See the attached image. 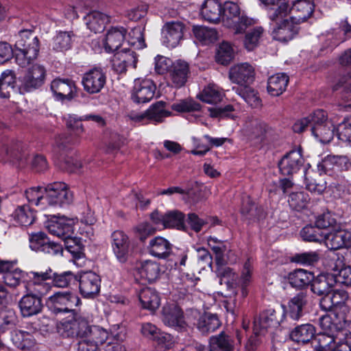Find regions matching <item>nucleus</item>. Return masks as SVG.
Listing matches in <instances>:
<instances>
[{
    "mask_svg": "<svg viewBox=\"0 0 351 351\" xmlns=\"http://www.w3.org/2000/svg\"><path fill=\"white\" fill-rule=\"evenodd\" d=\"M313 10L311 0H297L291 7L287 3H282L278 8H271L268 16L277 25V39L283 42L291 40L298 32L294 24L306 21Z\"/></svg>",
    "mask_w": 351,
    "mask_h": 351,
    "instance_id": "f257e3e1",
    "label": "nucleus"
},
{
    "mask_svg": "<svg viewBox=\"0 0 351 351\" xmlns=\"http://www.w3.org/2000/svg\"><path fill=\"white\" fill-rule=\"evenodd\" d=\"M311 127L312 134L322 143H329L334 136V124L327 119V114L323 110H317L309 116L294 123L293 130L296 133L304 132Z\"/></svg>",
    "mask_w": 351,
    "mask_h": 351,
    "instance_id": "f03ea898",
    "label": "nucleus"
},
{
    "mask_svg": "<svg viewBox=\"0 0 351 351\" xmlns=\"http://www.w3.org/2000/svg\"><path fill=\"white\" fill-rule=\"evenodd\" d=\"M17 50L16 61L21 67H26L34 60L39 51V40L34 32L28 29L19 32L15 43Z\"/></svg>",
    "mask_w": 351,
    "mask_h": 351,
    "instance_id": "7ed1b4c3",
    "label": "nucleus"
},
{
    "mask_svg": "<svg viewBox=\"0 0 351 351\" xmlns=\"http://www.w3.org/2000/svg\"><path fill=\"white\" fill-rule=\"evenodd\" d=\"M222 21L225 26L233 30L234 34H243L246 29L255 24L254 19L248 17L239 5L228 1L222 8Z\"/></svg>",
    "mask_w": 351,
    "mask_h": 351,
    "instance_id": "20e7f679",
    "label": "nucleus"
},
{
    "mask_svg": "<svg viewBox=\"0 0 351 351\" xmlns=\"http://www.w3.org/2000/svg\"><path fill=\"white\" fill-rule=\"evenodd\" d=\"M346 308L343 307L335 313H327L319 319V326L326 331H336L337 339H351V320L347 319Z\"/></svg>",
    "mask_w": 351,
    "mask_h": 351,
    "instance_id": "39448f33",
    "label": "nucleus"
},
{
    "mask_svg": "<svg viewBox=\"0 0 351 351\" xmlns=\"http://www.w3.org/2000/svg\"><path fill=\"white\" fill-rule=\"evenodd\" d=\"M80 304L81 300L78 295L71 291H57L51 295L47 302L49 309L54 315L73 313L75 308Z\"/></svg>",
    "mask_w": 351,
    "mask_h": 351,
    "instance_id": "423d86ee",
    "label": "nucleus"
},
{
    "mask_svg": "<svg viewBox=\"0 0 351 351\" xmlns=\"http://www.w3.org/2000/svg\"><path fill=\"white\" fill-rule=\"evenodd\" d=\"M44 191L45 202L49 206L64 207L73 202V193L64 182L49 184L44 189Z\"/></svg>",
    "mask_w": 351,
    "mask_h": 351,
    "instance_id": "0eeeda50",
    "label": "nucleus"
},
{
    "mask_svg": "<svg viewBox=\"0 0 351 351\" xmlns=\"http://www.w3.org/2000/svg\"><path fill=\"white\" fill-rule=\"evenodd\" d=\"M285 317V306L277 309L269 308L263 312L254 322V332L257 335H265L269 328H276Z\"/></svg>",
    "mask_w": 351,
    "mask_h": 351,
    "instance_id": "6e6552de",
    "label": "nucleus"
},
{
    "mask_svg": "<svg viewBox=\"0 0 351 351\" xmlns=\"http://www.w3.org/2000/svg\"><path fill=\"white\" fill-rule=\"evenodd\" d=\"M53 276V270L50 267L45 270L31 271L28 273L29 282L27 285V291L40 298L49 293L51 287L47 282L51 280Z\"/></svg>",
    "mask_w": 351,
    "mask_h": 351,
    "instance_id": "1a4fd4ad",
    "label": "nucleus"
},
{
    "mask_svg": "<svg viewBox=\"0 0 351 351\" xmlns=\"http://www.w3.org/2000/svg\"><path fill=\"white\" fill-rule=\"evenodd\" d=\"M111 247L117 260L122 263L128 260L134 251V245L129 237L121 230L112 233Z\"/></svg>",
    "mask_w": 351,
    "mask_h": 351,
    "instance_id": "9d476101",
    "label": "nucleus"
},
{
    "mask_svg": "<svg viewBox=\"0 0 351 351\" xmlns=\"http://www.w3.org/2000/svg\"><path fill=\"white\" fill-rule=\"evenodd\" d=\"M324 241L326 247L332 250L351 247V232L337 226L328 232H325Z\"/></svg>",
    "mask_w": 351,
    "mask_h": 351,
    "instance_id": "9b49d317",
    "label": "nucleus"
},
{
    "mask_svg": "<svg viewBox=\"0 0 351 351\" xmlns=\"http://www.w3.org/2000/svg\"><path fill=\"white\" fill-rule=\"evenodd\" d=\"M82 84L86 93H99L106 84V75L101 69H92L83 75Z\"/></svg>",
    "mask_w": 351,
    "mask_h": 351,
    "instance_id": "f8f14e48",
    "label": "nucleus"
},
{
    "mask_svg": "<svg viewBox=\"0 0 351 351\" xmlns=\"http://www.w3.org/2000/svg\"><path fill=\"white\" fill-rule=\"evenodd\" d=\"M254 67L247 62L234 65L230 69L229 78L232 82L240 86H247L254 79Z\"/></svg>",
    "mask_w": 351,
    "mask_h": 351,
    "instance_id": "ddd939ff",
    "label": "nucleus"
},
{
    "mask_svg": "<svg viewBox=\"0 0 351 351\" xmlns=\"http://www.w3.org/2000/svg\"><path fill=\"white\" fill-rule=\"evenodd\" d=\"M51 89L60 100H71L77 96V88L75 82L69 78H57L52 81Z\"/></svg>",
    "mask_w": 351,
    "mask_h": 351,
    "instance_id": "4468645a",
    "label": "nucleus"
},
{
    "mask_svg": "<svg viewBox=\"0 0 351 351\" xmlns=\"http://www.w3.org/2000/svg\"><path fill=\"white\" fill-rule=\"evenodd\" d=\"M137 61L136 52L131 49L125 48L114 55L112 60V68L116 72L123 73L129 67L136 68Z\"/></svg>",
    "mask_w": 351,
    "mask_h": 351,
    "instance_id": "2eb2a0df",
    "label": "nucleus"
},
{
    "mask_svg": "<svg viewBox=\"0 0 351 351\" xmlns=\"http://www.w3.org/2000/svg\"><path fill=\"white\" fill-rule=\"evenodd\" d=\"M348 298L346 291L341 289L335 290L332 293L324 296L320 300V306L325 311H328V313H335L337 310H341L343 307L346 308V313L348 312V308L345 304Z\"/></svg>",
    "mask_w": 351,
    "mask_h": 351,
    "instance_id": "dca6fc26",
    "label": "nucleus"
},
{
    "mask_svg": "<svg viewBox=\"0 0 351 351\" xmlns=\"http://www.w3.org/2000/svg\"><path fill=\"white\" fill-rule=\"evenodd\" d=\"M155 90L156 86L151 80H136L132 99L137 104L148 102L154 97Z\"/></svg>",
    "mask_w": 351,
    "mask_h": 351,
    "instance_id": "f3484780",
    "label": "nucleus"
},
{
    "mask_svg": "<svg viewBox=\"0 0 351 351\" xmlns=\"http://www.w3.org/2000/svg\"><path fill=\"white\" fill-rule=\"evenodd\" d=\"M100 290V278L95 273L88 271L80 278V291L84 298H93Z\"/></svg>",
    "mask_w": 351,
    "mask_h": 351,
    "instance_id": "a211bd4d",
    "label": "nucleus"
},
{
    "mask_svg": "<svg viewBox=\"0 0 351 351\" xmlns=\"http://www.w3.org/2000/svg\"><path fill=\"white\" fill-rule=\"evenodd\" d=\"M304 160L299 151L293 150L286 154L279 162L278 166L282 174L289 176L299 171Z\"/></svg>",
    "mask_w": 351,
    "mask_h": 351,
    "instance_id": "6ab92c4d",
    "label": "nucleus"
},
{
    "mask_svg": "<svg viewBox=\"0 0 351 351\" xmlns=\"http://www.w3.org/2000/svg\"><path fill=\"white\" fill-rule=\"evenodd\" d=\"M46 71L40 64L33 65L23 77V87L26 91H31L41 86L44 83Z\"/></svg>",
    "mask_w": 351,
    "mask_h": 351,
    "instance_id": "aec40b11",
    "label": "nucleus"
},
{
    "mask_svg": "<svg viewBox=\"0 0 351 351\" xmlns=\"http://www.w3.org/2000/svg\"><path fill=\"white\" fill-rule=\"evenodd\" d=\"M73 219L62 216L58 217L56 221H51L47 227L51 234L64 240L69 235H73Z\"/></svg>",
    "mask_w": 351,
    "mask_h": 351,
    "instance_id": "412c9836",
    "label": "nucleus"
},
{
    "mask_svg": "<svg viewBox=\"0 0 351 351\" xmlns=\"http://www.w3.org/2000/svg\"><path fill=\"white\" fill-rule=\"evenodd\" d=\"M126 29L123 27H112L102 40V45L106 52L111 53L117 51L125 40Z\"/></svg>",
    "mask_w": 351,
    "mask_h": 351,
    "instance_id": "4be33fe9",
    "label": "nucleus"
},
{
    "mask_svg": "<svg viewBox=\"0 0 351 351\" xmlns=\"http://www.w3.org/2000/svg\"><path fill=\"white\" fill-rule=\"evenodd\" d=\"M183 24L180 22L167 23L162 29L163 43L168 47H176L183 36Z\"/></svg>",
    "mask_w": 351,
    "mask_h": 351,
    "instance_id": "5701e85b",
    "label": "nucleus"
},
{
    "mask_svg": "<svg viewBox=\"0 0 351 351\" xmlns=\"http://www.w3.org/2000/svg\"><path fill=\"white\" fill-rule=\"evenodd\" d=\"M162 321L165 325L182 328L186 322L181 308L176 304L167 305L162 309Z\"/></svg>",
    "mask_w": 351,
    "mask_h": 351,
    "instance_id": "b1692460",
    "label": "nucleus"
},
{
    "mask_svg": "<svg viewBox=\"0 0 351 351\" xmlns=\"http://www.w3.org/2000/svg\"><path fill=\"white\" fill-rule=\"evenodd\" d=\"M19 307L24 317L36 315L43 308L41 298L28 292L19 301Z\"/></svg>",
    "mask_w": 351,
    "mask_h": 351,
    "instance_id": "393cba45",
    "label": "nucleus"
},
{
    "mask_svg": "<svg viewBox=\"0 0 351 351\" xmlns=\"http://www.w3.org/2000/svg\"><path fill=\"white\" fill-rule=\"evenodd\" d=\"M186 347H201L202 351H233L234 350L232 339L223 332L210 337L209 350L198 343Z\"/></svg>",
    "mask_w": 351,
    "mask_h": 351,
    "instance_id": "a878e982",
    "label": "nucleus"
},
{
    "mask_svg": "<svg viewBox=\"0 0 351 351\" xmlns=\"http://www.w3.org/2000/svg\"><path fill=\"white\" fill-rule=\"evenodd\" d=\"M335 276L332 274H322L313 278L311 282L312 291L318 295H328L332 287L335 285Z\"/></svg>",
    "mask_w": 351,
    "mask_h": 351,
    "instance_id": "bb28decb",
    "label": "nucleus"
},
{
    "mask_svg": "<svg viewBox=\"0 0 351 351\" xmlns=\"http://www.w3.org/2000/svg\"><path fill=\"white\" fill-rule=\"evenodd\" d=\"M170 77L173 85L180 88L185 84L190 73L189 66L187 62L177 60L173 62L169 69Z\"/></svg>",
    "mask_w": 351,
    "mask_h": 351,
    "instance_id": "cd10ccee",
    "label": "nucleus"
},
{
    "mask_svg": "<svg viewBox=\"0 0 351 351\" xmlns=\"http://www.w3.org/2000/svg\"><path fill=\"white\" fill-rule=\"evenodd\" d=\"M148 249L152 256L164 259L171 254L172 245L166 239L156 237L150 240Z\"/></svg>",
    "mask_w": 351,
    "mask_h": 351,
    "instance_id": "c85d7f7f",
    "label": "nucleus"
},
{
    "mask_svg": "<svg viewBox=\"0 0 351 351\" xmlns=\"http://www.w3.org/2000/svg\"><path fill=\"white\" fill-rule=\"evenodd\" d=\"M142 308L151 312L155 311L160 304V300L155 289L150 287L142 289L138 293Z\"/></svg>",
    "mask_w": 351,
    "mask_h": 351,
    "instance_id": "c756f323",
    "label": "nucleus"
},
{
    "mask_svg": "<svg viewBox=\"0 0 351 351\" xmlns=\"http://www.w3.org/2000/svg\"><path fill=\"white\" fill-rule=\"evenodd\" d=\"M84 19L87 27L95 33L101 32L109 22L108 16L99 11L89 12Z\"/></svg>",
    "mask_w": 351,
    "mask_h": 351,
    "instance_id": "7c9ffc66",
    "label": "nucleus"
},
{
    "mask_svg": "<svg viewBox=\"0 0 351 351\" xmlns=\"http://www.w3.org/2000/svg\"><path fill=\"white\" fill-rule=\"evenodd\" d=\"M308 302L306 293L300 292L293 296L288 304V314L293 320H298L303 315V308Z\"/></svg>",
    "mask_w": 351,
    "mask_h": 351,
    "instance_id": "2f4dec72",
    "label": "nucleus"
},
{
    "mask_svg": "<svg viewBox=\"0 0 351 351\" xmlns=\"http://www.w3.org/2000/svg\"><path fill=\"white\" fill-rule=\"evenodd\" d=\"M137 274L140 277L148 282L156 280L160 274V267L158 264L152 261H145L141 262L136 266Z\"/></svg>",
    "mask_w": 351,
    "mask_h": 351,
    "instance_id": "473e14b6",
    "label": "nucleus"
},
{
    "mask_svg": "<svg viewBox=\"0 0 351 351\" xmlns=\"http://www.w3.org/2000/svg\"><path fill=\"white\" fill-rule=\"evenodd\" d=\"M315 328L312 324H302L290 332V339L298 343H306L315 337Z\"/></svg>",
    "mask_w": 351,
    "mask_h": 351,
    "instance_id": "72a5a7b5",
    "label": "nucleus"
},
{
    "mask_svg": "<svg viewBox=\"0 0 351 351\" xmlns=\"http://www.w3.org/2000/svg\"><path fill=\"white\" fill-rule=\"evenodd\" d=\"M201 14L205 20L217 23L222 17V8L217 0H206L202 6Z\"/></svg>",
    "mask_w": 351,
    "mask_h": 351,
    "instance_id": "f704fd0d",
    "label": "nucleus"
},
{
    "mask_svg": "<svg viewBox=\"0 0 351 351\" xmlns=\"http://www.w3.org/2000/svg\"><path fill=\"white\" fill-rule=\"evenodd\" d=\"M289 82V77L285 73H277L271 76L267 82L268 93L272 96H278L285 90Z\"/></svg>",
    "mask_w": 351,
    "mask_h": 351,
    "instance_id": "c9c22d12",
    "label": "nucleus"
},
{
    "mask_svg": "<svg viewBox=\"0 0 351 351\" xmlns=\"http://www.w3.org/2000/svg\"><path fill=\"white\" fill-rule=\"evenodd\" d=\"M221 325V322L215 314L206 313L201 315L196 324L197 329L202 334H208L214 332Z\"/></svg>",
    "mask_w": 351,
    "mask_h": 351,
    "instance_id": "e433bc0d",
    "label": "nucleus"
},
{
    "mask_svg": "<svg viewBox=\"0 0 351 351\" xmlns=\"http://www.w3.org/2000/svg\"><path fill=\"white\" fill-rule=\"evenodd\" d=\"M305 184L306 189L315 194L320 195L326 189V182L321 175L313 171L306 172Z\"/></svg>",
    "mask_w": 351,
    "mask_h": 351,
    "instance_id": "4c0bfd02",
    "label": "nucleus"
},
{
    "mask_svg": "<svg viewBox=\"0 0 351 351\" xmlns=\"http://www.w3.org/2000/svg\"><path fill=\"white\" fill-rule=\"evenodd\" d=\"M322 332H321L316 340L317 346H315L316 351H332L335 348V344L337 339V333L336 331L332 332L326 331L322 327H320Z\"/></svg>",
    "mask_w": 351,
    "mask_h": 351,
    "instance_id": "58836bf2",
    "label": "nucleus"
},
{
    "mask_svg": "<svg viewBox=\"0 0 351 351\" xmlns=\"http://www.w3.org/2000/svg\"><path fill=\"white\" fill-rule=\"evenodd\" d=\"M314 278L313 274L303 269H298L289 275V281L292 287L303 288L311 283Z\"/></svg>",
    "mask_w": 351,
    "mask_h": 351,
    "instance_id": "ea45409f",
    "label": "nucleus"
},
{
    "mask_svg": "<svg viewBox=\"0 0 351 351\" xmlns=\"http://www.w3.org/2000/svg\"><path fill=\"white\" fill-rule=\"evenodd\" d=\"M253 271L254 267L250 259H247L243 265L238 282V285L241 289V295L243 298H245L248 294L247 287L252 282Z\"/></svg>",
    "mask_w": 351,
    "mask_h": 351,
    "instance_id": "a19ab883",
    "label": "nucleus"
},
{
    "mask_svg": "<svg viewBox=\"0 0 351 351\" xmlns=\"http://www.w3.org/2000/svg\"><path fill=\"white\" fill-rule=\"evenodd\" d=\"M13 343L21 350H30L34 347L36 339L33 335L23 330H16L11 337Z\"/></svg>",
    "mask_w": 351,
    "mask_h": 351,
    "instance_id": "79ce46f5",
    "label": "nucleus"
},
{
    "mask_svg": "<svg viewBox=\"0 0 351 351\" xmlns=\"http://www.w3.org/2000/svg\"><path fill=\"white\" fill-rule=\"evenodd\" d=\"M16 85V76L12 70H6L0 77V97L9 98Z\"/></svg>",
    "mask_w": 351,
    "mask_h": 351,
    "instance_id": "37998d69",
    "label": "nucleus"
},
{
    "mask_svg": "<svg viewBox=\"0 0 351 351\" xmlns=\"http://www.w3.org/2000/svg\"><path fill=\"white\" fill-rule=\"evenodd\" d=\"M241 213L247 219L253 221L259 220L265 217L263 208L255 204L249 197L243 202Z\"/></svg>",
    "mask_w": 351,
    "mask_h": 351,
    "instance_id": "c03bdc74",
    "label": "nucleus"
},
{
    "mask_svg": "<svg viewBox=\"0 0 351 351\" xmlns=\"http://www.w3.org/2000/svg\"><path fill=\"white\" fill-rule=\"evenodd\" d=\"M208 246L215 255V261L218 265H223L226 263L224 254L228 250V247L222 240L218 239L215 237H209L207 239Z\"/></svg>",
    "mask_w": 351,
    "mask_h": 351,
    "instance_id": "a18cd8bd",
    "label": "nucleus"
},
{
    "mask_svg": "<svg viewBox=\"0 0 351 351\" xmlns=\"http://www.w3.org/2000/svg\"><path fill=\"white\" fill-rule=\"evenodd\" d=\"M223 97L222 91L215 84L208 85L197 95V98L201 101L210 104H216L220 102Z\"/></svg>",
    "mask_w": 351,
    "mask_h": 351,
    "instance_id": "49530a36",
    "label": "nucleus"
},
{
    "mask_svg": "<svg viewBox=\"0 0 351 351\" xmlns=\"http://www.w3.org/2000/svg\"><path fill=\"white\" fill-rule=\"evenodd\" d=\"M348 158L346 156H327L322 162V166L326 171L337 169L347 170L350 167Z\"/></svg>",
    "mask_w": 351,
    "mask_h": 351,
    "instance_id": "de8ad7c7",
    "label": "nucleus"
},
{
    "mask_svg": "<svg viewBox=\"0 0 351 351\" xmlns=\"http://www.w3.org/2000/svg\"><path fill=\"white\" fill-rule=\"evenodd\" d=\"M166 105L167 104L162 101L152 104L146 110L147 120L157 123L162 122L164 118L171 114V112L166 110Z\"/></svg>",
    "mask_w": 351,
    "mask_h": 351,
    "instance_id": "09e8293b",
    "label": "nucleus"
},
{
    "mask_svg": "<svg viewBox=\"0 0 351 351\" xmlns=\"http://www.w3.org/2000/svg\"><path fill=\"white\" fill-rule=\"evenodd\" d=\"M264 34V29L261 26L254 27L245 33L243 45L247 51H252L259 45Z\"/></svg>",
    "mask_w": 351,
    "mask_h": 351,
    "instance_id": "8fccbe9b",
    "label": "nucleus"
},
{
    "mask_svg": "<svg viewBox=\"0 0 351 351\" xmlns=\"http://www.w3.org/2000/svg\"><path fill=\"white\" fill-rule=\"evenodd\" d=\"M73 34L71 32H59L53 38L51 47L56 51H64L71 47Z\"/></svg>",
    "mask_w": 351,
    "mask_h": 351,
    "instance_id": "3c124183",
    "label": "nucleus"
},
{
    "mask_svg": "<svg viewBox=\"0 0 351 351\" xmlns=\"http://www.w3.org/2000/svg\"><path fill=\"white\" fill-rule=\"evenodd\" d=\"M78 316L75 314L71 319L61 322L58 325L59 332L67 337L78 338Z\"/></svg>",
    "mask_w": 351,
    "mask_h": 351,
    "instance_id": "603ef678",
    "label": "nucleus"
},
{
    "mask_svg": "<svg viewBox=\"0 0 351 351\" xmlns=\"http://www.w3.org/2000/svg\"><path fill=\"white\" fill-rule=\"evenodd\" d=\"M17 323V317L14 310L3 309L0 311V332L12 329Z\"/></svg>",
    "mask_w": 351,
    "mask_h": 351,
    "instance_id": "864d4df0",
    "label": "nucleus"
},
{
    "mask_svg": "<svg viewBox=\"0 0 351 351\" xmlns=\"http://www.w3.org/2000/svg\"><path fill=\"white\" fill-rule=\"evenodd\" d=\"M62 241L66 250L73 255V258L79 259L83 256L84 245L80 239L69 235Z\"/></svg>",
    "mask_w": 351,
    "mask_h": 351,
    "instance_id": "5fc2aeb1",
    "label": "nucleus"
},
{
    "mask_svg": "<svg viewBox=\"0 0 351 351\" xmlns=\"http://www.w3.org/2000/svg\"><path fill=\"white\" fill-rule=\"evenodd\" d=\"M324 234L325 232L316 225L315 226H306L300 232L303 240L309 242L321 243L324 241Z\"/></svg>",
    "mask_w": 351,
    "mask_h": 351,
    "instance_id": "6e6d98bb",
    "label": "nucleus"
},
{
    "mask_svg": "<svg viewBox=\"0 0 351 351\" xmlns=\"http://www.w3.org/2000/svg\"><path fill=\"white\" fill-rule=\"evenodd\" d=\"M14 217L21 226H27L31 225L34 220V214L27 205L19 206L14 211Z\"/></svg>",
    "mask_w": 351,
    "mask_h": 351,
    "instance_id": "4d7b16f0",
    "label": "nucleus"
},
{
    "mask_svg": "<svg viewBox=\"0 0 351 351\" xmlns=\"http://www.w3.org/2000/svg\"><path fill=\"white\" fill-rule=\"evenodd\" d=\"M193 32L197 39L206 44L213 43L217 38V33L213 28L204 26H194Z\"/></svg>",
    "mask_w": 351,
    "mask_h": 351,
    "instance_id": "13d9d810",
    "label": "nucleus"
},
{
    "mask_svg": "<svg viewBox=\"0 0 351 351\" xmlns=\"http://www.w3.org/2000/svg\"><path fill=\"white\" fill-rule=\"evenodd\" d=\"M184 227V215L178 210H171L165 214L164 228H176L182 229Z\"/></svg>",
    "mask_w": 351,
    "mask_h": 351,
    "instance_id": "bf43d9fd",
    "label": "nucleus"
},
{
    "mask_svg": "<svg viewBox=\"0 0 351 351\" xmlns=\"http://www.w3.org/2000/svg\"><path fill=\"white\" fill-rule=\"evenodd\" d=\"M236 92L252 108H258L261 106V100L257 93L248 86L241 88H237Z\"/></svg>",
    "mask_w": 351,
    "mask_h": 351,
    "instance_id": "052dcab7",
    "label": "nucleus"
},
{
    "mask_svg": "<svg viewBox=\"0 0 351 351\" xmlns=\"http://www.w3.org/2000/svg\"><path fill=\"white\" fill-rule=\"evenodd\" d=\"M234 51L228 42H223L219 46L216 54V60L221 64H228L234 58Z\"/></svg>",
    "mask_w": 351,
    "mask_h": 351,
    "instance_id": "680f3d73",
    "label": "nucleus"
},
{
    "mask_svg": "<svg viewBox=\"0 0 351 351\" xmlns=\"http://www.w3.org/2000/svg\"><path fill=\"white\" fill-rule=\"evenodd\" d=\"M320 259V254L318 252H307L295 254L292 257V261L302 265H314Z\"/></svg>",
    "mask_w": 351,
    "mask_h": 351,
    "instance_id": "e2e57ef3",
    "label": "nucleus"
},
{
    "mask_svg": "<svg viewBox=\"0 0 351 351\" xmlns=\"http://www.w3.org/2000/svg\"><path fill=\"white\" fill-rule=\"evenodd\" d=\"M108 338V332L106 330L94 325L87 339L98 349L99 346L104 344Z\"/></svg>",
    "mask_w": 351,
    "mask_h": 351,
    "instance_id": "0e129e2a",
    "label": "nucleus"
},
{
    "mask_svg": "<svg viewBox=\"0 0 351 351\" xmlns=\"http://www.w3.org/2000/svg\"><path fill=\"white\" fill-rule=\"evenodd\" d=\"M129 45L134 49H141L146 47L145 43L143 29L141 27H134L129 33Z\"/></svg>",
    "mask_w": 351,
    "mask_h": 351,
    "instance_id": "69168bd1",
    "label": "nucleus"
},
{
    "mask_svg": "<svg viewBox=\"0 0 351 351\" xmlns=\"http://www.w3.org/2000/svg\"><path fill=\"white\" fill-rule=\"evenodd\" d=\"M44 189L42 187H32L25 191V197L29 203L36 206L46 204L45 194H43Z\"/></svg>",
    "mask_w": 351,
    "mask_h": 351,
    "instance_id": "338daca9",
    "label": "nucleus"
},
{
    "mask_svg": "<svg viewBox=\"0 0 351 351\" xmlns=\"http://www.w3.org/2000/svg\"><path fill=\"white\" fill-rule=\"evenodd\" d=\"M309 200L308 195L304 192L291 193L289 195L288 202L291 208L295 210L304 208Z\"/></svg>",
    "mask_w": 351,
    "mask_h": 351,
    "instance_id": "774afa93",
    "label": "nucleus"
}]
</instances>
